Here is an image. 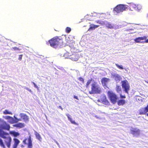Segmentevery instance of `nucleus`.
Returning <instances> with one entry per match:
<instances>
[{
    "mask_svg": "<svg viewBox=\"0 0 148 148\" xmlns=\"http://www.w3.org/2000/svg\"><path fill=\"white\" fill-rule=\"evenodd\" d=\"M23 55L22 54H21L19 56L18 59L19 60H22Z\"/></svg>",
    "mask_w": 148,
    "mask_h": 148,
    "instance_id": "obj_31",
    "label": "nucleus"
},
{
    "mask_svg": "<svg viewBox=\"0 0 148 148\" xmlns=\"http://www.w3.org/2000/svg\"><path fill=\"white\" fill-rule=\"evenodd\" d=\"M58 108H60V109H61L62 110H63V108H62V106H58Z\"/></svg>",
    "mask_w": 148,
    "mask_h": 148,
    "instance_id": "obj_37",
    "label": "nucleus"
},
{
    "mask_svg": "<svg viewBox=\"0 0 148 148\" xmlns=\"http://www.w3.org/2000/svg\"><path fill=\"white\" fill-rule=\"evenodd\" d=\"M79 79L80 81L82 82V83H84V79L82 77H80Z\"/></svg>",
    "mask_w": 148,
    "mask_h": 148,
    "instance_id": "obj_30",
    "label": "nucleus"
},
{
    "mask_svg": "<svg viewBox=\"0 0 148 148\" xmlns=\"http://www.w3.org/2000/svg\"><path fill=\"white\" fill-rule=\"evenodd\" d=\"M101 89L100 86L97 82H94L91 84V90L89 91L90 94H100L101 92Z\"/></svg>",
    "mask_w": 148,
    "mask_h": 148,
    "instance_id": "obj_3",
    "label": "nucleus"
},
{
    "mask_svg": "<svg viewBox=\"0 0 148 148\" xmlns=\"http://www.w3.org/2000/svg\"><path fill=\"white\" fill-rule=\"evenodd\" d=\"M71 31V28L69 27H67L66 29V32L67 33H69Z\"/></svg>",
    "mask_w": 148,
    "mask_h": 148,
    "instance_id": "obj_27",
    "label": "nucleus"
},
{
    "mask_svg": "<svg viewBox=\"0 0 148 148\" xmlns=\"http://www.w3.org/2000/svg\"><path fill=\"white\" fill-rule=\"evenodd\" d=\"M115 65L119 69H123L122 65H119L117 64H116Z\"/></svg>",
    "mask_w": 148,
    "mask_h": 148,
    "instance_id": "obj_28",
    "label": "nucleus"
},
{
    "mask_svg": "<svg viewBox=\"0 0 148 148\" xmlns=\"http://www.w3.org/2000/svg\"><path fill=\"white\" fill-rule=\"evenodd\" d=\"M100 14L99 17H102V16H101L102 15V14Z\"/></svg>",
    "mask_w": 148,
    "mask_h": 148,
    "instance_id": "obj_38",
    "label": "nucleus"
},
{
    "mask_svg": "<svg viewBox=\"0 0 148 148\" xmlns=\"http://www.w3.org/2000/svg\"><path fill=\"white\" fill-rule=\"evenodd\" d=\"M105 24L106 27L108 28L112 29L114 28L113 25L107 21H105Z\"/></svg>",
    "mask_w": 148,
    "mask_h": 148,
    "instance_id": "obj_14",
    "label": "nucleus"
},
{
    "mask_svg": "<svg viewBox=\"0 0 148 148\" xmlns=\"http://www.w3.org/2000/svg\"><path fill=\"white\" fill-rule=\"evenodd\" d=\"M110 79L106 77H103L101 79V83L103 86L106 85V83L109 81Z\"/></svg>",
    "mask_w": 148,
    "mask_h": 148,
    "instance_id": "obj_13",
    "label": "nucleus"
},
{
    "mask_svg": "<svg viewBox=\"0 0 148 148\" xmlns=\"http://www.w3.org/2000/svg\"><path fill=\"white\" fill-rule=\"evenodd\" d=\"M35 136H36V138H37L39 140H41V138L39 134L37 132H36L35 133Z\"/></svg>",
    "mask_w": 148,
    "mask_h": 148,
    "instance_id": "obj_25",
    "label": "nucleus"
},
{
    "mask_svg": "<svg viewBox=\"0 0 148 148\" xmlns=\"http://www.w3.org/2000/svg\"><path fill=\"white\" fill-rule=\"evenodd\" d=\"M23 143L24 144L27 145L28 148H32L33 145L31 136L24 139L23 140Z\"/></svg>",
    "mask_w": 148,
    "mask_h": 148,
    "instance_id": "obj_7",
    "label": "nucleus"
},
{
    "mask_svg": "<svg viewBox=\"0 0 148 148\" xmlns=\"http://www.w3.org/2000/svg\"><path fill=\"white\" fill-rule=\"evenodd\" d=\"M21 121V119H18L16 117H15L14 119H13L11 122V123H16L18 122L19 121Z\"/></svg>",
    "mask_w": 148,
    "mask_h": 148,
    "instance_id": "obj_19",
    "label": "nucleus"
},
{
    "mask_svg": "<svg viewBox=\"0 0 148 148\" xmlns=\"http://www.w3.org/2000/svg\"><path fill=\"white\" fill-rule=\"evenodd\" d=\"M10 129V125L4 122L0 124V137L3 139V141L0 138V146L3 148H5V145L8 148L11 146L12 139L9 134L3 130L9 131Z\"/></svg>",
    "mask_w": 148,
    "mask_h": 148,
    "instance_id": "obj_1",
    "label": "nucleus"
},
{
    "mask_svg": "<svg viewBox=\"0 0 148 148\" xmlns=\"http://www.w3.org/2000/svg\"><path fill=\"white\" fill-rule=\"evenodd\" d=\"M12 49L13 51H20V49L16 47H13L12 48Z\"/></svg>",
    "mask_w": 148,
    "mask_h": 148,
    "instance_id": "obj_29",
    "label": "nucleus"
},
{
    "mask_svg": "<svg viewBox=\"0 0 148 148\" xmlns=\"http://www.w3.org/2000/svg\"><path fill=\"white\" fill-rule=\"evenodd\" d=\"M13 126L17 128H21L24 127L25 124L23 123H20L13 125Z\"/></svg>",
    "mask_w": 148,
    "mask_h": 148,
    "instance_id": "obj_12",
    "label": "nucleus"
},
{
    "mask_svg": "<svg viewBox=\"0 0 148 148\" xmlns=\"http://www.w3.org/2000/svg\"><path fill=\"white\" fill-rule=\"evenodd\" d=\"M13 141H14V143L12 146V148H16L18 145L20 141L18 139L16 138H14Z\"/></svg>",
    "mask_w": 148,
    "mask_h": 148,
    "instance_id": "obj_11",
    "label": "nucleus"
},
{
    "mask_svg": "<svg viewBox=\"0 0 148 148\" xmlns=\"http://www.w3.org/2000/svg\"><path fill=\"white\" fill-rule=\"evenodd\" d=\"M66 115L67 117L69 120L70 121L71 123L77 125H78V123H76L72 119L71 117V116L70 115L68 114H66Z\"/></svg>",
    "mask_w": 148,
    "mask_h": 148,
    "instance_id": "obj_16",
    "label": "nucleus"
},
{
    "mask_svg": "<svg viewBox=\"0 0 148 148\" xmlns=\"http://www.w3.org/2000/svg\"><path fill=\"white\" fill-rule=\"evenodd\" d=\"M121 86L125 92L129 94V91L130 89V86L127 80L122 81L121 82Z\"/></svg>",
    "mask_w": 148,
    "mask_h": 148,
    "instance_id": "obj_5",
    "label": "nucleus"
},
{
    "mask_svg": "<svg viewBox=\"0 0 148 148\" xmlns=\"http://www.w3.org/2000/svg\"><path fill=\"white\" fill-rule=\"evenodd\" d=\"M92 80V79L91 78L90 79L88 80L86 85V88H88V87L89 85L91 83Z\"/></svg>",
    "mask_w": 148,
    "mask_h": 148,
    "instance_id": "obj_24",
    "label": "nucleus"
},
{
    "mask_svg": "<svg viewBox=\"0 0 148 148\" xmlns=\"http://www.w3.org/2000/svg\"><path fill=\"white\" fill-rule=\"evenodd\" d=\"M120 97L121 98H126L125 96L122 95L121 94H120Z\"/></svg>",
    "mask_w": 148,
    "mask_h": 148,
    "instance_id": "obj_33",
    "label": "nucleus"
},
{
    "mask_svg": "<svg viewBox=\"0 0 148 148\" xmlns=\"http://www.w3.org/2000/svg\"><path fill=\"white\" fill-rule=\"evenodd\" d=\"M95 22L99 24L101 26H103L105 25V21H103L101 20H98L95 21Z\"/></svg>",
    "mask_w": 148,
    "mask_h": 148,
    "instance_id": "obj_22",
    "label": "nucleus"
},
{
    "mask_svg": "<svg viewBox=\"0 0 148 148\" xmlns=\"http://www.w3.org/2000/svg\"><path fill=\"white\" fill-rule=\"evenodd\" d=\"M95 117H97V118H99V117H98V116H97V115H95Z\"/></svg>",
    "mask_w": 148,
    "mask_h": 148,
    "instance_id": "obj_40",
    "label": "nucleus"
},
{
    "mask_svg": "<svg viewBox=\"0 0 148 148\" xmlns=\"http://www.w3.org/2000/svg\"><path fill=\"white\" fill-rule=\"evenodd\" d=\"M99 26V25H96L93 24L90 25V27L89 28L88 30H92L95 29V28H97Z\"/></svg>",
    "mask_w": 148,
    "mask_h": 148,
    "instance_id": "obj_18",
    "label": "nucleus"
},
{
    "mask_svg": "<svg viewBox=\"0 0 148 148\" xmlns=\"http://www.w3.org/2000/svg\"><path fill=\"white\" fill-rule=\"evenodd\" d=\"M147 115L148 116V113L147 114Z\"/></svg>",
    "mask_w": 148,
    "mask_h": 148,
    "instance_id": "obj_42",
    "label": "nucleus"
},
{
    "mask_svg": "<svg viewBox=\"0 0 148 148\" xmlns=\"http://www.w3.org/2000/svg\"><path fill=\"white\" fill-rule=\"evenodd\" d=\"M73 97L74 98H75L77 100H79V99L78 98V97L77 96L75 95L73 96Z\"/></svg>",
    "mask_w": 148,
    "mask_h": 148,
    "instance_id": "obj_34",
    "label": "nucleus"
},
{
    "mask_svg": "<svg viewBox=\"0 0 148 148\" xmlns=\"http://www.w3.org/2000/svg\"><path fill=\"white\" fill-rule=\"evenodd\" d=\"M145 40L144 41V42L145 43H148V39H147L146 40Z\"/></svg>",
    "mask_w": 148,
    "mask_h": 148,
    "instance_id": "obj_36",
    "label": "nucleus"
},
{
    "mask_svg": "<svg viewBox=\"0 0 148 148\" xmlns=\"http://www.w3.org/2000/svg\"><path fill=\"white\" fill-rule=\"evenodd\" d=\"M50 45L54 48H56L63 44V39L60 36H55L49 40Z\"/></svg>",
    "mask_w": 148,
    "mask_h": 148,
    "instance_id": "obj_2",
    "label": "nucleus"
},
{
    "mask_svg": "<svg viewBox=\"0 0 148 148\" xmlns=\"http://www.w3.org/2000/svg\"><path fill=\"white\" fill-rule=\"evenodd\" d=\"M108 95L111 101L113 104L115 103L118 99L116 95L113 92L110 91L107 92Z\"/></svg>",
    "mask_w": 148,
    "mask_h": 148,
    "instance_id": "obj_6",
    "label": "nucleus"
},
{
    "mask_svg": "<svg viewBox=\"0 0 148 148\" xmlns=\"http://www.w3.org/2000/svg\"><path fill=\"white\" fill-rule=\"evenodd\" d=\"M145 82H146V83H147L148 84V82H147V81H145Z\"/></svg>",
    "mask_w": 148,
    "mask_h": 148,
    "instance_id": "obj_41",
    "label": "nucleus"
},
{
    "mask_svg": "<svg viewBox=\"0 0 148 148\" xmlns=\"http://www.w3.org/2000/svg\"><path fill=\"white\" fill-rule=\"evenodd\" d=\"M147 38V37L145 36L143 37H138L134 39V41L136 43H140L144 42L143 41V40H146Z\"/></svg>",
    "mask_w": 148,
    "mask_h": 148,
    "instance_id": "obj_9",
    "label": "nucleus"
},
{
    "mask_svg": "<svg viewBox=\"0 0 148 148\" xmlns=\"http://www.w3.org/2000/svg\"><path fill=\"white\" fill-rule=\"evenodd\" d=\"M101 100L102 103L105 105H108L109 103V102L107 99L106 96H104L103 97H102L101 98Z\"/></svg>",
    "mask_w": 148,
    "mask_h": 148,
    "instance_id": "obj_15",
    "label": "nucleus"
},
{
    "mask_svg": "<svg viewBox=\"0 0 148 148\" xmlns=\"http://www.w3.org/2000/svg\"><path fill=\"white\" fill-rule=\"evenodd\" d=\"M131 133L134 136H137L140 134V130L136 128L132 127L130 130Z\"/></svg>",
    "mask_w": 148,
    "mask_h": 148,
    "instance_id": "obj_8",
    "label": "nucleus"
},
{
    "mask_svg": "<svg viewBox=\"0 0 148 148\" xmlns=\"http://www.w3.org/2000/svg\"><path fill=\"white\" fill-rule=\"evenodd\" d=\"M3 113L5 114H12V113L11 112L8 111L7 110H5L3 112Z\"/></svg>",
    "mask_w": 148,
    "mask_h": 148,
    "instance_id": "obj_26",
    "label": "nucleus"
},
{
    "mask_svg": "<svg viewBox=\"0 0 148 148\" xmlns=\"http://www.w3.org/2000/svg\"><path fill=\"white\" fill-rule=\"evenodd\" d=\"M32 83H33V84L34 85V86L36 88L38 89V87L37 86V85L34 82H33Z\"/></svg>",
    "mask_w": 148,
    "mask_h": 148,
    "instance_id": "obj_32",
    "label": "nucleus"
},
{
    "mask_svg": "<svg viewBox=\"0 0 148 148\" xmlns=\"http://www.w3.org/2000/svg\"><path fill=\"white\" fill-rule=\"evenodd\" d=\"M125 103L124 99H121L118 101L117 104L119 106L123 105Z\"/></svg>",
    "mask_w": 148,
    "mask_h": 148,
    "instance_id": "obj_20",
    "label": "nucleus"
},
{
    "mask_svg": "<svg viewBox=\"0 0 148 148\" xmlns=\"http://www.w3.org/2000/svg\"><path fill=\"white\" fill-rule=\"evenodd\" d=\"M20 116L21 120H23L25 122H27L29 121V117L26 114L21 113L20 114Z\"/></svg>",
    "mask_w": 148,
    "mask_h": 148,
    "instance_id": "obj_10",
    "label": "nucleus"
},
{
    "mask_svg": "<svg viewBox=\"0 0 148 148\" xmlns=\"http://www.w3.org/2000/svg\"><path fill=\"white\" fill-rule=\"evenodd\" d=\"M127 9V7L125 5L119 4L114 8L113 11L114 13L117 14L118 13L123 12Z\"/></svg>",
    "mask_w": 148,
    "mask_h": 148,
    "instance_id": "obj_4",
    "label": "nucleus"
},
{
    "mask_svg": "<svg viewBox=\"0 0 148 148\" xmlns=\"http://www.w3.org/2000/svg\"><path fill=\"white\" fill-rule=\"evenodd\" d=\"M70 58L73 60L75 61H76L78 60L77 56L75 55H73Z\"/></svg>",
    "mask_w": 148,
    "mask_h": 148,
    "instance_id": "obj_23",
    "label": "nucleus"
},
{
    "mask_svg": "<svg viewBox=\"0 0 148 148\" xmlns=\"http://www.w3.org/2000/svg\"><path fill=\"white\" fill-rule=\"evenodd\" d=\"M9 117H10H10H10V116H9Z\"/></svg>",
    "mask_w": 148,
    "mask_h": 148,
    "instance_id": "obj_44",
    "label": "nucleus"
},
{
    "mask_svg": "<svg viewBox=\"0 0 148 148\" xmlns=\"http://www.w3.org/2000/svg\"><path fill=\"white\" fill-rule=\"evenodd\" d=\"M136 9V7H134Z\"/></svg>",
    "mask_w": 148,
    "mask_h": 148,
    "instance_id": "obj_43",
    "label": "nucleus"
},
{
    "mask_svg": "<svg viewBox=\"0 0 148 148\" xmlns=\"http://www.w3.org/2000/svg\"><path fill=\"white\" fill-rule=\"evenodd\" d=\"M116 90L117 93H121L122 90L121 87L119 85H116Z\"/></svg>",
    "mask_w": 148,
    "mask_h": 148,
    "instance_id": "obj_21",
    "label": "nucleus"
},
{
    "mask_svg": "<svg viewBox=\"0 0 148 148\" xmlns=\"http://www.w3.org/2000/svg\"><path fill=\"white\" fill-rule=\"evenodd\" d=\"M138 8H139V9H140L141 8V6H140V5H137V8H138Z\"/></svg>",
    "mask_w": 148,
    "mask_h": 148,
    "instance_id": "obj_35",
    "label": "nucleus"
},
{
    "mask_svg": "<svg viewBox=\"0 0 148 148\" xmlns=\"http://www.w3.org/2000/svg\"><path fill=\"white\" fill-rule=\"evenodd\" d=\"M132 7H134V6H135L136 7V5H134V4L132 5Z\"/></svg>",
    "mask_w": 148,
    "mask_h": 148,
    "instance_id": "obj_39",
    "label": "nucleus"
},
{
    "mask_svg": "<svg viewBox=\"0 0 148 148\" xmlns=\"http://www.w3.org/2000/svg\"><path fill=\"white\" fill-rule=\"evenodd\" d=\"M10 133L12 136L14 137H17L20 135V134L18 132H16L14 131L10 132Z\"/></svg>",
    "mask_w": 148,
    "mask_h": 148,
    "instance_id": "obj_17",
    "label": "nucleus"
}]
</instances>
